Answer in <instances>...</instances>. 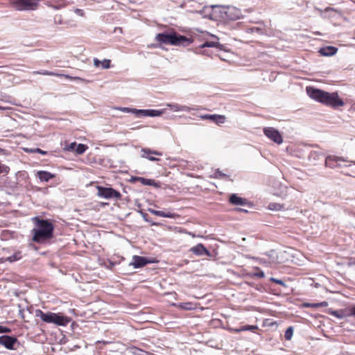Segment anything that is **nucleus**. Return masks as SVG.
<instances>
[{"label": "nucleus", "instance_id": "obj_28", "mask_svg": "<svg viewBox=\"0 0 355 355\" xmlns=\"http://www.w3.org/2000/svg\"><path fill=\"white\" fill-rule=\"evenodd\" d=\"M115 109L119 110L123 112L135 114L137 116H139V114L137 112V111H139V110L137 109H132L129 107H116Z\"/></svg>", "mask_w": 355, "mask_h": 355}, {"label": "nucleus", "instance_id": "obj_50", "mask_svg": "<svg viewBox=\"0 0 355 355\" xmlns=\"http://www.w3.org/2000/svg\"><path fill=\"white\" fill-rule=\"evenodd\" d=\"M137 178V177L132 178H131V181H132V182H134V181L137 180V178Z\"/></svg>", "mask_w": 355, "mask_h": 355}, {"label": "nucleus", "instance_id": "obj_15", "mask_svg": "<svg viewBox=\"0 0 355 355\" xmlns=\"http://www.w3.org/2000/svg\"><path fill=\"white\" fill-rule=\"evenodd\" d=\"M137 112L139 114L138 117L141 116H160L163 112L160 110H139V111H137Z\"/></svg>", "mask_w": 355, "mask_h": 355}, {"label": "nucleus", "instance_id": "obj_47", "mask_svg": "<svg viewBox=\"0 0 355 355\" xmlns=\"http://www.w3.org/2000/svg\"><path fill=\"white\" fill-rule=\"evenodd\" d=\"M350 314L349 315H352V316H354L355 317V306H354L353 307H352L351 310H350Z\"/></svg>", "mask_w": 355, "mask_h": 355}, {"label": "nucleus", "instance_id": "obj_41", "mask_svg": "<svg viewBox=\"0 0 355 355\" xmlns=\"http://www.w3.org/2000/svg\"><path fill=\"white\" fill-rule=\"evenodd\" d=\"M270 281L271 282H275L279 285H282V286H284V282L282 280V279H275L274 277H271L270 278Z\"/></svg>", "mask_w": 355, "mask_h": 355}, {"label": "nucleus", "instance_id": "obj_37", "mask_svg": "<svg viewBox=\"0 0 355 355\" xmlns=\"http://www.w3.org/2000/svg\"><path fill=\"white\" fill-rule=\"evenodd\" d=\"M26 152H31V153H40L42 155H46V152L44 151L40 148H35V149H26Z\"/></svg>", "mask_w": 355, "mask_h": 355}, {"label": "nucleus", "instance_id": "obj_21", "mask_svg": "<svg viewBox=\"0 0 355 355\" xmlns=\"http://www.w3.org/2000/svg\"><path fill=\"white\" fill-rule=\"evenodd\" d=\"M265 254L268 257V260L269 263L272 264L278 262L277 252L275 250H272L266 252Z\"/></svg>", "mask_w": 355, "mask_h": 355}, {"label": "nucleus", "instance_id": "obj_9", "mask_svg": "<svg viewBox=\"0 0 355 355\" xmlns=\"http://www.w3.org/2000/svg\"><path fill=\"white\" fill-rule=\"evenodd\" d=\"M17 339L15 337L6 335L0 336V345L8 349H14V345L17 343Z\"/></svg>", "mask_w": 355, "mask_h": 355}, {"label": "nucleus", "instance_id": "obj_8", "mask_svg": "<svg viewBox=\"0 0 355 355\" xmlns=\"http://www.w3.org/2000/svg\"><path fill=\"white\" fill-rule=\"evenodd\" d=\"M264 135L270 140L273 141L277 144L283 143V137L280 132L272 127L265 128L263 129Z\"/></svg>", "mask_w": 355, "mask_h": 355}, {"label": "nucleus", "instance_id": "obj_17", "mask_svg": "<svg viewBox=\"0 0 355 355\" xmlns=\"http://www.w3.org/2000/svg\"><path fill=\"white\" fill-rule=\"evenodd\" d=\"M230 202L232 205L245 206L249 205L248 200L239 197L236 194H232L230 198Z\"/></svg>", "mask_w": 355, "mask_h": 355}, {"label": "nucleus", "instance_id": "obj_36", "mask_svg": "<svg viewBox=\"0 0 355 355\" xmlns=\"http://www.w3.org/2000/svg\"><path fill=\"white\" fill-rule=\"evenodd\" d=\"M101 65L103 69H109L110 67V60L105 59L101 62Z\"/></svg>", "mask_w": 355, "mask_h": 355}, {"label": "nucleus", "instance_id": "obj_25", "mask_svg": "<svg viewBox=\"0 0 355 355\" xmlns=\"http://www.w3.org/2000/svg\"><path fill=\"white\" fill-rule=\"evenodd\" d=\"M213 37L216 38V41H211V42H205L202 44L200 45V48H205V47H216L221 49V45L218 42V38L215 35H211Z\"/></svg>", "mask_w": 355, "mask_h": 355}, {"label": "nucleus", "instance_id": "obj_26", "mask_svg": "<svg viewBox=\"0 0 355 355\" xmlns=\"http://www.w3.org/2000/svg\"><path fill=\"white\" fill-rule=\"evenodd\" d=\"M137 178V180L139 181L143 185L157 186V184L153 180L146 179L144 178Z\"/></svg>", "mask_w": 355, "mask_h": 355}, {"label": "nucleus", "instance_id": "obj_2", "mask_svg": "<svg viewBox=\"0 0 355 355\" xmlns=\"http://www.w3.org/2000/svg\"><path fill=\"white\" fill-rule=\"evenodd\" d=\"M33 220L35 225L32 230L33 241L43 243L53 237L54 227L50 221L38 217L33 218Z\"/></svg>", "mask_w": 355, "mask_h": 355}, {"label": "nucleus", "instance_id": "obj_1", "mask_svg": "<svg viewBox=\"0 0 355 355\" xmlns=\"http://www.w3.org/2000/svg\"><path fill=\"white\" fill-rule=\"evenodd\" d=\"M306 93L310 98L333 107L343 106L344 102L336 92L329 93L311 87H306Z\"/></svg>", "mask_w": 355, "mask_h": 355}, {"label": "nucleus", "instance_id": "obj_19", "mask_svg": "<svg viewBox=\"0 0 355 355\" xmlns=\"http://www.w3.org/2000/svg\"><path fill=\"white\" fill-rule=\"evenodd\" d=\"M37 177L41 182H47L54 178V175L46 171H39L37 172Z\"/></svg>", "mask_w": 355, "mask_h": 355}, {"label": "nucleus", "instance_id": "obj_52", "mask_svg": "<svg viewBox=\"0 0 355 355\" xmlns=\"http://www.w3.org/2000/svg\"><path fill=\"white\" fill-rule=\"evenodd\" d=\"M315 154V152H312V153H311V156H313Z\"/></svg>", "mask_w": 355, "mask_h": 355}, {"label": "nucleus", "instance_id": "obj_48", "mask_svg": "<svg viewBox=\"0 0 355 355\" xmlns=\"http://www.w3.org/2000/svg\"><path fill=\"white\" fill-rule=\"evenodd\" d=\"M237 211H242V212H248V210L242 209V208H238Z\"/></svg>", "mask_w": 355, "mask_h": 355}, {"label": "nucleus", "instance_id": "obj_20", "mask_svg": "<svg viewBox=\"0 0 355 355\" xmlns=\"http://www.w3.org/2000/svg\"><path fill=\"white\" fill-rule=\"evenodd\" d=\"M148 211L153 215L161 216V217L173 218L175 216V214H173V213L164 212L162 211H158V210H155L153 209H148Z\"/></svg>", "mask_w": 355, "mask_h": 355}, {"label": "nucleus", "instance_id": "obj_35", "mask_svg": "<svg viewBox=\"0 0 355 355\" xmlns=\"http://www.w3.org/2000/svg\"><path fill=\"white\" fill-rule=\"evenodd\" d=\"M77 144L76 142H72L70 144L67 145L64 149L68 151H75Z\"/></svg>", "mask_w": 355, "mask_h": 355}, {"label": "nucleus", "instance_id": "obj_4", "mask_svg": "<svg viewBox=\"0 0 355 355\" xmlns=\"http://www.w3.org/2000/svg\"><path fill=\"white\" fill-rule=\"evenodd\" d=\"M35 315L46 323H52L58 326H66L70 322L69 318L67 316L52 312L45 313L40 309L35 310Z\"/></svg>", "mask_w": 355, "mask_h": 355}, {"label": "nucleus", "instance_id": "obj_34", "mask_svg": "<svg viewBox=\"0 0 355 355\" xmlns=\"http://www.w3.org/2000/svg\"><path fill=\"white\" fill-rule=\"evenodd\" d=\"M293 327H289L286 329V332H285V335H284L285 338H286V340H291V338H292V336H293Z\"/></svg>", "mask_w": 355, "mask_h": 355}, {"label": "nucleus", "instance_id": "obj_40", "mask_svg": "<svg viewBox=\"0 0 355 355\" xmlns=\"http://www.w3.org/2000/svg\"><path fill=\"white\" fill-rule=\"evenodd\" d=\"M214 177L215 178H225L226 177V175L220 171L219 170H217L214 173Z\"/></svg>", "mask_w": 355, "mask_h": 355}, {"label": "nucleus", "instance_id": "obj_51", "mask_svg": "<svg viewBox=\"0 0 355 355\" xmlns=\"http://www.w3.org/2000/svg\"><path fill=\"white\" fill-rule=\"evenodd\" d=\"M7 109V107H1L0 106V110H6Z\"/></svg>", "mask_w": 355, "mask_h": 355}, {"label": "nucleus", "instance_id": "obj_32", "mask_svg": "<svg viewBox=\"0 0 355 355\" xmlns=\"http://www.w3.org/2000/svg\"><path fill=\"white\" fill-rule=\"evenodd\" d=\"M253 259L256 260L259 263L263 264L264 266H270L271 263H268V259H266L264 258H257V257H252Z\"/></svg>", "mask_w": 355, "mask_h": 355}, {"label": "nucleus", "instance_id": "obj_27", "mask_svg": "<svg viewBox=\"0 0 355 355\" xmlns=\"http://www.w3.org/2000/svg\"><path fill=\"white\" fill-rule=\"evenodd\" d=\"M87 146L83 144H79L76 145V150L75 152L78 154L81 155L85 152V150L87 149Z\"/></svg>", "mask_w": 355, "mask_h": 355}, {"label": "nucleus", "instance_id": "obj_12", "mask_svg": "<svg viewBox=\"0 0 355 355\" xmlns=\"http://www.w3.org/2000/svg\"><path fill=\"white\" fill-rule=\"evenodd\" d=\"M33 73H35V74H41V75H44V76H64L66 78H68V79H70V80H79V81H82V82H85V83H87L88 82L87 80H86L85 79H83L81 78H79V77H72V76H70L69 75L58 74V73H56L55 72L49 71H46V70L34 71Z\"/></svg>", "mask_w": 355, "mask_h": 355}, {"label": "nucleus", "instance_id": "obj_33", "mask_svg": "<svg viewBox=\"0 0 355 355\" xmlns=\"http://www.w3.org/2000/svg\"><path fill=\"white\" fill-rule=\"evenodd\" d=\"M178 306L184 310H191L193 309V304L190 302L180 303Z\"/></svg>", "mask_w": 355, "mask_h": 355}, {"label": "nucleus", "instance_id": "obj_38", "mask_svg": "<svg viewBox=\"0 0 355 355\" xmlns=\"http://www.w3.org/2000/svg\"><path fill=\"white\" fill-rule=\"evenodd\" d=\"M310 306H312V307H326L328 306V302H326V301H324V302H322L320 303H317V304H313L311 305H309Z\"/></svg>", "mask_w": 355, "mask_h": 355}, {"label": "nucleus", "instance_id": "obj_5", "mask_svg": "<svg viewBox=\"0 0 355 355\" xmlns=\"http://www.w3.org/2000/svg\"><path fill=\"white\" fill-rule=\"evenodd\" d=\"M213 8L219 9L220 17L224 21H234L242 17V12L240 9L234 6H218Z\"/></svg>", "mask_w": 355, "mask_h": 355}, {"label": "nucleus", "instance_id": "obj_39", "mask_svg": "<svg viewBox=\"0 0 355 355\" xmlns=\"http://www.w3.org/2000/svg\"><path fill=\"white\" fill-rule=\"evenodd\" d=\"M8 171H9L8 166L0 163V173H8Z\"/></svg>", "mask_w": 355, "mask_h": 355}, {"label": "nucleus", "instance_id": "obj_49", "mask_svg": "<svg viewBox=\"0 0 355 355\" xmlns=\"http://www.w3.org/2000/svg\"><path fill=\"white\" fill-rule=\"evenodd\" d=\"M0 154L5 155L6 150L4 149L0 148Z\"/></svg>", "mask_w": 355, "mask_h": 355}, {"label": "nucleus", "instance_id": "obj_31", "mask_svg": "<svg viewBox=\"0 0 355 355\" xmlns=\"http://www.w3.org/2000/svg\"><path fill=\"white\" fill-rule=\"evenodd\" d=\"M248 32L250 33H257L258 34H263L264 33L263 29L261 27H252V28H248Z\"/></svg>", "mask_w": 355, "mask_h": 355}, {"label": "nucleus", "instance_id": "obj_30", "mask_svg": "<svg viewBox=\"0 0 355 355\" xmlns=\"http://www.w3.org/2000/svg\"><path fill=\"white\" fill-rule=\"evenodd\" d=\"M330 314L336 317L337 318H339V319H342L345 316L343 310L331 311L330 312Z\"/></svg>", "mask_w": 355, "mask_h": 355}, {"label": "nucleus", "instance_id": "obj_16", "mask_svg": "<svg viewBox=\"0 0 355 355\" xmlns=\"http://www.w3.org/2000/svg\"><path fill=\"white\" fill-rule=\"evenodd\" d=\"M190 250L196 255L200 256L206 254L207 256H210V252L201 243H199L196 246L192 247Z\"/></svg>", "mask_w": 355, "mask_h": 355}, {"label": "nucleus", "instance_id": "obj_23", "mask_svg": "<svg viewBox=\"0 0 355 355\" xmlns=\"http://www.w3.org/2000/svg\"><path fill=\"white\" fill-rule=\"evenodd\" d=\"M22 257L21 252H16L12 255L6 258H2V262L3 261H9L10 263L17 261L19 259H21Z\"/></svg>", "mask_w": 355, "mask_h": 355}, {"label": "nucleus", "instance_id": "obj_44", "mask_svg": "<svg viewBox=\"0 0 355 355\" xmlns=\"http://www.w3.org/2000/svg\"><path fill=\"white\" fill-rule=\"evenodd\" d=\"M94 64L96 67H98L101 65V61L97 58L94 59Z\"/></svg>", "mask_w": 355, "mask_h": 355}, {"label": "nucleus", "instance_id": "obj_13", "mask_svg": "<svg viewBox=\"0 0 355 355\" xmlns=\"http://www.w3.org/2000/svg\"><path fill=\"white\" fill-rule=\"evenodd\" d=\"M141 151V157L148 159L150 161H153V162L158 161L159 159L155 157L149 156L150 155H158V156H161L162 155V153H160L159 151L150 150V148H142Z\"/></svg>", "mask_w": 355, "mask_h": 355}, {"label": "nucleus", "instance_id": "obj_43", "mask_svg": "<svg viewBox=\"0 0 355 355\" xmlns=\"http://www.w3.org/2000/svg\"><path fill=\"white\" fill-rule=\"evenodd\" d=\"M255 275L256 277H259V278H263V277H265V274H264V272H263V271H261H261H259V272H257V273H255V275Z\"/></svg>", "mask_w": 355, "mask_h": 355}, {"label": "nucleus", "instance_id": "obj_14", "mask_svg": "<svg viewBox=\"0 0 355 355\" xmlns=\"http://www.w3.org/2000/svg\"><path fill=\"white\" fill-rule=\"evenodd\" d=\"M168 107L173 112H189L191 110H197L196 107H190L187 105H182L178 103L168 104Z\"/></svg>", "mask_w": 355, "mask_h": 355}, {"label": "nucleus", "instance_id": "obj_7", "mask_svg": "<svg viewBox=\"0 0 355 355\" xmlns=\"http://www.w3.org/2000/svg\"><path fill=\"white\" fill-rule=\"evenodd\" d=\"M97 195L99 197H101L105 199H120L121 198V194L120 192L116 191L115 189L111 187H103L101 186H98L97 187Z\"/></svg>", "mask_w": 355, "mask_h": 355}, {"label": "nucleus", "instance_id": "obj_3", "mask_svg": "<svg viewBox=\"0 0 355 355\" xmlns=\"http://www.w3.org/2000/svg\"><path fill=\"white\" fill-rule=\"evenodd\" d=\"M155 40L160 44H171L175 46L188 45L191 40L183 35H178L176 33H158L155 36Z\"/></svg>", "mask_w": 355, "mask_h": 355}, {"label": "nucleus", "instance_id": "obj_42", "mask_svg": "<svg viewBox=\"0 0 355 355\" xmlns=\"http://www.w3.org/2000/svg\"><path fill=\"white\" fill-rule=\"evenodd\" d=\"M9 332H10V329L0 325V334L1 333H9Z\"/></svg>", "mask_w": 355, "mask_h": 355}, {"label": "nucleus", "instance_id": "obj_45", "mask_svg": "<svg viewBox=\"0 0 355 355\" xmlns=\"http://www.w3.org/2000/svg\"><path fill=\"white\" fill-rule=\"evenodd\" d=\"M210 115H211V114H204V115H201V116H200V117L202 119H208V120H210Z\"/></svg>", "mask_w": 355, "mask_h": 355}, {"label": "nucleus", "instance_id": "obj_11", "mask_svg": "<svg viewBox=\"0 0 355 355\" xmlns=\"http://www.w3.org/2000/svg\"><path fill=\"white\" fill-rule=\"evenodd\" d=\"M149 263H151V261L147 260L146 257L135 255L132 257V260L130 265L132 266L134 268H139Z\"/></svg>", "mask_w": 355, "mask_h": 355}, {"label": "nucleus", "instance_id": "obj_46", "mask_svg": "<svg viewBox=\"0 0 355 355\" xmlns=\"http://www.w3.org/2000/svg\"><path fill=\"white\" fill-rule=\"evenodd\" d=\"M75 12H76L77 14H78L79 15H80V16H83V15H84L83 11L82 10H80V9H78V8H77V9H76Z\"/></svg>", "mask_w": 355, "mask_h": 355}, {"label": "nucleus", "instance_id": "obj_29", "mask_svg": "<svg viewBox=\"0 0 355 355\" xmlns=\"http://www.w3.org/2000/svg\"><path fill=\"white\" fill-rule=\"evenodd\" d=\"M268 208L272 211H280L282 209L283 206L279 203H270L268 205Z\"/></svg>", "mask_w": 355, "mask_h": 355}, {"label": "nucleus", "instance_id": "obj_10", "mask_svg": "<svg viewBox=\"0 0 355 355\" xmlns=\"http://www.w3.org/2000/svg\"><path fill=\"white\" fill-rule=\"evenodd\" d=\"M340 161L347 162L346 159L341 157L329 155L326 157L325 166L329 168L343 167L341 164L338 163Z\"/></svg>", "mask_w": 355, "mask_h": 355}, {"label": "nucleus", "instance_id": "obj_22", "mask_svg": "<svg viewBox=\"0 0 355 355\" xmlns=\"http://www.w3.org/2000/svg\"><path fill=\"white\" fill-rule=\"evenodd\" d=\"M226 117L224 115L220 114H211L210 121L214 122L217 125L223 124L225 122Z\"/></svg>", "mask_w": 355, "mask_h": 355}, {"label": "nucleus", "instance_id": "obj_6", "mask_svg": "<svg viewBox=\"0 0 355 355\" xmlns=\"http://www.w3.org/2000/svg\"><path fill=\"white\" fill-rule=\"evenodd\" d=\"M40 0H12V6L17 10H33Z\"/></svg>", "mask_w": 355, "mask_h": 355}, {"label": "nucleus", "instance_id": "obj_24", "mask_svg": "<svg viewBox=\"0 0 355 355\" xmlns=\"http://www.w3.org/2000/svg\"><path fill=\"white\" fill-rule=\"evenodd\" d=\"M257 329H258V327L257 325H245L239 329H232V331L239 333L243 331H250L254 332Z\"/></svg>", "mask_w": 355, "mask_h": 355}, {"label": "nucleus", "instance_id": "obj_18", "mask_svg": "<svg viewBox=\"0 0 355 355\" xmlns=\"http://www.w3.org/2000/svg\"><path fill=\"white\" fill-rule=\"evenodd\" d=\"M338 49L334 46L322 47L319 50V53L323 56H332L337 53Z\"/></svg>", "mask_w": 355, "mask_h": 355}]
</instances>
